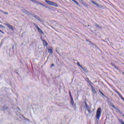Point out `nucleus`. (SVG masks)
Wrapping results in <instances>:
<instances>
[{
  "label": "nucleus",
  "mask_w": 124,
  "mask_h": 124,
  "mask_svg": "<svg viewBox=\"0 0 124 124\" xmlns=\"http://www.w3.org/2000/svg\"><path fill=\"white\" fill-rule=\"evenodd\" d=\"M100 116H101V108H99L97 109L96 112V116L95 118L97 120H99L100 119Z\"/></svg>",
  "instance_id": "nucleus-1"
},
{
  "label": "nucleus",
  "mask_w": 124,
  "mask_h": 124,
  "mask_svg": "<svg viewBox=\"0 0 124 124\" xmlns=\"http://www.w3.org/2000/svg\"><path fill=\"white\" fill-rule=\"evenodd\" d=\"M69 95H70V96L71 99L73 98L72 97V95H71V94H70Z\"/></svg>",
  "instance_id": "nucleus-31"
},
{
  "label": "nucleus",
  "mask_w": 124,
  "mask_h": 124,
  "mask_svg": "<svg viewBox=\"0 0 124 124\" xmlns=\"http://www.w3.org/2000/svg\"><path fill=\"white\" fill-rule=\"evenodd\" d=\"M5 25L6 26V27H8V28H9V29H10V30H11L12 31H14V29L13 28H14V27H13V26L11 25L10 24H7V23H5Z\"/></svg>",
  "instance_id": "nucleus-6"
},
{
  "label": "nucleus",
  "mask_w": 124,
  "mask_h": 124,
  "mask_svg": "<svg viewBox=\"0 0 124 124\" xmlns=\"http://www.w3.org/2000/svg\"><path fill=\"white\" fill-rule=\"evenodd\" d=\"M27 14H29V15H31V16L32 15V14L30 13L29 12H27Z\"/></svg>",
  "instance_id": "nucleus-25"
},
{
  "label": "nucleus",
  "mask_w": 124,
  "mask_h": 124,
  "mask_svg": "<svg viewBox=\"0 0 124 124\" xmlns=\"http://www.w3.org/2000/svg\"><path fill=\"white\" fill-rule=\"evenodd\" d=\"M91 2L93 3V4H94L95 5H96L98 7H99L100 8H101L102 9H105L106 8V7L104 5H100L98 4L96 2L93 1V0H90Z\"/></svg>",
  "instance_id": "nucleus-3"
},
{
  "label": "nucleus",
  "mask_w": 124,
  "mask_h": 124,
  "mask_svg": "<svg viewBox=\"0 0 124 124\" xmlns=\"http://www.w3.org/2000/svg\"><path fill=\"white\" fill-rule=\"evenodd\" d=\"M81 68H82V69H83V71H85V72H86V71H87V69H86V68L83 67V66H82V67H81Z\"/></svg>",
  "instance_id": "nucleus-20"
},
{
  "label": "nucleus",
  "mask_w": 124,
  "mask_h": 124,
  "mask_svg": "<svg viewBox=\"0 0 124 124\" xmlns=\"http://www.w3.org/2000/svg\"><path fill=\"white\" fill-rule=\"evenodd\" d=\"M0 28H3V26L1 24H0Z\"/></svg>",
  "instance_id": "nucleus-33"
},
{
  "label": "nucleus",
  "mask_w": 124,
  "mask_h": 124,
  "mask_svg": "<svg viewBox=\"0 0 124 124\" xmlns=\"http://www.w3.org/2000/svg\"><path fill=\"white\" fill-rule=\"evenodd\" d=\"M79 1H81V2H82V1H83V0H79Z\"/></svg>",
  "instance_id": "nucleus-35"
},
{
  "label": "nucleus",
  "mask_w": 124,
  "mask_h": 124,
  "mask_svg": "<svg viewBox=\"0 0 124 124\" xmlns=\"http://www.w3.org/2000/svg\"><path fill=\"white\" fill-rule=\"evenodd\" d=\"M90 110L91 109H89V110H87L89 112V114H91L92 113Z\"/></svg>",
  "instance_id": "nucleus-29"
},
{
  "label": "nucleus",
  "mask_w": 124,
  "mask_h": 124,
  "mask_svg": "<svg viewBox=\"0 0 124 124\" xmlns=\"http://www.w3.org/2000/svg\"><path fill=\"white\" fill-rule=\"evenodd\" d=\"M42 41L43 42V44L44 46H48V43H47V42L46 41V40H42Z\"/></svg>",
  "instance_id": "nucleus-11"
},
{
  "label": "nucleus",
  "mask_w": 124,
  "mask_h": 124,
  "mask_svg": "<svg viewBox=\"0 0 124 124\" xmlns=\"http://www.w3.org/2000/svg\"><path fill=\"white\" fill-rule=\"evenodd\" d=\"M95 26L96 27V28H99V29H100V28H101L100 26L98 24H95Z\"/></svg>",
  "instance_id": "nucleus-22"
},
{
  "label": "nucleus",
  "mask_w": 124,
  "mask_h": 124,
  "mask_svg": "<svg viewBox=\"0 0 124 124\" xmlns=\"http://www.w3.org/2000/svg\"><path fill=\"white\" fill-rule=\"evenodd\" d=\"M86 41H87L88 42H89L90 43H91L92 42L91 41H89V40L87 39Z\"/></svg>",
  "instance_id": "nucleus-30"
},
{
  "label": "nucleus",
  "mask_w": 124,
  "mask_h": 124,
  "mask_svg": "<svg viewBox=\"0 0 124 124\" xmlns=\"http://www.w3.org/2000/svg\"><path fill=\"white\" fill-rule=\"evenodd\" d=\"M77 65H78V66H79V67H82V65H81L80 64V62H77Z\"/></svg>",
  "instance_id": "nucleus-21"
},
{
  "label": "nucleus",
  "mask_w": 124,
  "mask_h": 124,
  "mask_svg": "<svg viewBox=\"0 0 124 124\" xmlns=\"http://www.w3.org/2000/svg\"><path fill=\"white\" fill-rule=\"evenodd\" d=\"M0 32H1L2 33L4 34V32H3V31H2L1 30H0Z\"/></svg>",
  "instance_id": "nucleus-32"
},
{
  "label": "nucleus",
  "mask_w": 124,
  "mask_h": 124,
  "mask_svg": "<svg viewBox=\"0 0 124 124\" xmlns=\"http://www.w3.org/2000/svg\"><path fill=\"white\" fill-rule=\"evenodd\" d=\"M0 12H2V13H3V14H5L6 15H8V13L3 12L2 10H0Z\"/></svg>",
  "instance_id": "nucleus-17"
},
{
  "label": "nucleus",
  "mask_w": 124,
  "mask_h": 124,
  "mask_svg": "<svg viewBox=\"0 0 124 124\" xmlns=\"http://www.w3.org/2000/svg\"><path fill=\"white\" fill-rule=\"evenodd\" d=\"M81 3L83 5H84V6H85V7H89V4H86L84 0H82L81 1Z\"/></svg>",
  "instance_id": "nucleus-10"
},
{
  "label": "nucleus",
  "mask_w": 124,
  "mask_h": 124,
  "mask_svg": "<svg viewBox=\"0 0 124 124\" xmlns=\"http://www.w3.org/2000/svg\"><path fill=\"white\" fill-rule=\"evenodd\" d=\"M71 105L73 106L74 105V101L73 100V98L71 99Z\"/></svg>",
  "instance_id": "nucleus-16"
},
{
  "label": "nucleus",
  "mask_w": 124,
  "mask_h": 124,
  "mask_svg": "<svg viewBox=\"0 0 124 124\" xmlns=\"http://www.w3.org/2000/svg\"><path fill=\"white\" fill-rule=\"evenodd\" d=\"M33 2H35V3H39V2L37 1H35L34 0V1H33Z\"/></svg>",
  "instance_id": "nucleus-27"
},
{
  "label": "nucleus",
  "mask_w": 124,
  "mask_h": 124,
  "mask_svg": "<svg viewBox=\"0 0 124 124\" xmlns=\"http://www.w3.org/2000/svg\"><path fill=\"white\" fill-rule=\"evenodd\" d=\"M45 2H46L47 4L49 5H52L53 6H55V7H59V5L55 2H53L48 0H45Z\"/></svg>",
  "instance_id": "nucleus-2"
},
{
  "label": "nucleus",
  "mask_w": 124,
  "mask_h": 124,
  "mask_svg": "<svg viewBox=\"0 0 124 124\" xmlns=\"http://www.w3.org/2000/svg\"><path fill=\"white\" fill-rule=\"evenodd\" d=\"M123 124H124V123H123Z\"/></svg>",
  "instance_id": "nucleus-37"
},
{
  "label": "nucleus",
  "mask_w": 124,
  "mask_h": 124,
  "mask_svg": "<svg viewBox=\"0 0 124 124\" xmlns=\"http://www.w3.org/2000/svg\"><path fill=\"white\" fill-rule=\"evenodd\" d=\"M69 94H71V92H70V91H69Z\"/></svg>",
  "instance_id": "nucleus-34"
},
{
  "label": "nucleus",
  "mask_w": 124,
  "mask_h": 124,
  "mask_svg": "<svg viewBox=\"0 0 124 124\" xmlns=\"http://www.w3.org/2000/svg\"><path fill=\"white\" fill-rule=\"evenodd\" d=\"M53 66H55V64H52L50 66L51 67H53Z\"/></svg>",
  "instance_id": "nucleus-28"
},
{
  "label": "nucleus",
  "mask_w": 124,
  "mask_h": 124,
  "mask_svg": "<svg viewBox=\"0 0 124 124\" xmlns=\"http://www.w3.org/2000/svg\"><path fill=\"white\" fill-rule=\"evenodd\" d=\"M118 121L122 124H123V123H124V121H123V120L121 119H118Z\"/></svg>",
  "instance_id": "nucleus-18"
},
{
  "label": "nucleus",
  "mask_w": 124,
  "mask_h": 124,
  "mask_svg": "<svg viewBox=\"0 0 124 124\" xmlns=\"http://www.w3.org/2000/svg\"><path fill=\"white\" fill-rule=\"evenodd\" d=\"M34 26H35V28L37 29L38 31L39 32H41V33H42V34H44V32H43V31L37 26V24L35 23H33Z\"/></svg>",
  "instance_id": "nucleus-4"
},
{
  "label": "nucleus",
  "mask_w": 124,
  "mask_h": 124,
  "mask_svg": "<svg viewBox=\"0 0 124 124\" xmlns=\"http://www.w3.org/2000/svg\"><path fill=\"white\" fill-rule=\"evenodd\" d=\"M123 117H124V114H123Z\"/></svg>",
  "instance_id": "nucleus-36"
},
{
  "label": "nucleus",
  "mask_w": 124,
  "mask_h": 124,
  "mask_svg": "<svg viewBox=\"0 0 124 124\" xmlns=\"http://www.w3.org/2000/svg\"><path fill=\"white\" fill-rule=\"evenodd\" d=\"M114 92H115V93H117V94H118V95L120 97V98H121V99H122V100H123V101H124V97H123L122 94H121V93H120V92H118L117 90H114Z\"/></svg>",
  "instance_id": "nucleus-5"
},
{
  "label": "nucleus",
  "mask_w": 124,
  "mask_h": 124,
  "mask_svg": "<svg viewBox=\"0 0 124 124\" xmlns=\"http://www.w3.org/2000/svg\"><path fill=\"white\" fill-rule=\"evenodd\" d=\"M87 82L88 84H89V85L91 86V88L92 87H93V86L92 85H93V83L90 81V79H89V78L87 79Z\"/></svg>",
  "instance_id": "nucleus-13"
},
{
  "label": "nucleus",
  "mask_w": 124,
  "mask_h": 124,
  "mask_svg": "<svg viewBox=\"0 0 124 124\" xmlns=\"http://www.w3.org/2000/svg\"><path fill=\"white\" fill-rule=\"evenodd\" d=\"M72 0V1H74V2H75V3H76L77 4V5L80 6V4H79V2H78V1H77V0Z\"/></svg>",
  "instance_id": "nucleus-15"
},
{
  "label": "nucleus",
  "mask_w": 124,
  "mask_h": 124,
  "mask_svg": "<svg viewBox=\"0 0 124 124\" xmlns=\"http://www.w3.org/2000/svg\"><path fill=\"white\" fill-rule=\"evenodd\" d=\"M38 4H40V5H42V6H45V5H44L43 3H40V2H39L38 3Z\"/></svg>",
  "instance_id": "nucleus-23"
},
{
  "label": "nucleus",
  "mask_w": 124,
  "mask_h": 124,
  "mask_svg": "<svg viewBox=\"0 0 124 124\" xmlns=\"http://www.w3.org/2000/svg\"><path fill=\"white\" fill-rule=\"evenodd\" d=\"M112 107L113 108H114L115 109V110H116L117 111H118V112H119V113H120V114H122V111H121V110L120 109H119L117 107H115V105H112Z\"/></svg>",
  "instance_id": "nucleus-7"
},
{
  "label": "nucleus",
  "mask_w": 124,
  "mask_h": 124,
  "mask_svg": "<svg viewBox=\"0 0 124 124\" xmlns=\"http://www.w3.org/2000/svg\"><path fill=\"white\" fill-rule=\"evenodd\" d=\"M92 92L94 94L95 93H96V91H95V89H94V87L93 86H92Z\"/></svg>",
  "instance_id": "nucleus-14"
},
{
  "label": "nucleus",
  "mask_w": 124,
  "mask_h": 124,
  "mask_svg": "<svg viewBox=\"0 0 124 124\" xmlns=\"http://www.w3.org/2000/svg\"><path fill=\"white\" fill-rule=\"evenodd\" d=\"M4 107H5V106L2 108V110L3 111H4V110H5L6 109V108H5Z\"/></svg>",
  "instance_id": "nucleus-26"
},
{
  "label": "nucleus",
  "mask_w": 124,
  "mask_h": 124,
  "mask_svg": "<svg viewBox=\"0 0 124 124\" xmlns=\"http://www.w3.org/2000/svg\"><path fill=\"white\" fill-rule=\"evenodd\" d=\"M111 65H112L113 66H114L115 67V68H116V69H117V70H119V68H117L115 65L114 63H111Z\"/></svg>",
  "instance_id": "nucleus-19"
},
{
  "label": "nucleus",
  "mask_w": 124,
  "mask_h": 124,
  "mask_svg": "<svg viewBox=\"0 0 124 124\" xmlns=\"http://www.w3.org/2000/svg\"><path fill=\"white\" fill-rule=\"evenodd\" d=\"M84 103L85 104V107L87 110H91L92 109V108H91L90 106H89V105H88L87 102H85Z\"/></svg>",
  "instance_id": "nucleus-8"
},
{
  "label": "nucleus",
  "mask_w": 124,
  "mask_h": 124,
  "mask_svg": "<svg viewBox=\"0 0 124 124\" xmlns=\"http://www.w3.org/2000/svg\"><path fill=\"white\" fill-rule=\"evenodd\" d=\"M32 17H34V18H35V19H37L38 20V21H39L40 22H43L42 21V20L40 19V18H38V17H37V16H35V15H33L32 14Z\"/></svg>",
  "instance_id": "nucleus-9"
},
{
  "label": "nucleus",
  "mask_w": 124,
  "mask_h": 124,
  "mask_svg": "<svg viewBox=\"0 0 124 124\" xmlns=\"http://www.w3.org/2000/svg\"><path fill=\"white\" fill-rule=\"evenodd\" d=\"M99 92L102 94V95H103V96H106L103 93H102L101 91H99Z\"/></svg>",
  "instance_id": "nucleus-24"
},
{
  "label": "nucleus",
  "mask_w": 124,
  "mask_h": 124,
  "mask_svg": "<svg viewBox=\"0 0 124 124\" xmlns=\"http://www.w3.org/2000/svg\"><path fill=\"white\" fill-rule=\"evenodd\" d=\"M48 52L50 54H53V47H50V48H48Z\"/></svg>",
  "instance_id": "nucleus-12"
}]
</instances>
